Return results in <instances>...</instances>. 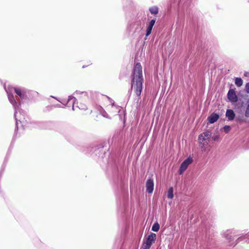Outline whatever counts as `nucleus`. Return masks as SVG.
<instances>
[{
    "instance_id": "f257e3e1",
    "label": "nucleus",
    "mask_w": 249,
    "mask_h": 249,
    "mask_svg": "<svg viewBox=\"0 0 249 249\" xmlns=\"http://www.w3.org/2000/svg\"><path fill=\"white\" fill-rule=\"evenodd\" d=\"M4 89L7 92L8 98L10 103L13 105L15 109L14 117L16 121V127L18 128L19 124H20L22 126L26 125L24 120L18 116V114L21 116L20 111L18 112L19 107L20 105V101L25 99L27 97V89L21 87H13L8 86L6 88L4 86Z\"/></svg>"
},
{
    "instance_id": "f03ea898",
    "label": "nucleus",
    "mask_w": 249,
    "mask_h": 249,
    "mask_svg": "<svg viewBox=\"0 0 249 249\" xmlns=\"http://www.w3.org/2000/svg\"><path fill=\"white\" fill-rule=\"evenodd\" d=\"M143 77L142 67L140 63H137L134 66L131 81V89H134L138 96L141 95L142 89Z\"/></svg>"
},
{
    "instance_id": "7ed1b4c3",
    "label": "nucleus",
    "mask_w": 249,
    "mask_h": 249,
    "mask_svg": "<svg viewBox=\"0 0 249 249\" xmlns=\"http://www.w3.org/2000/svg\"><path fill=\"white\" fill-rule=\"evenodd\" d=\"M156 237L157 236L155 233L151 232L147 237L145 241L143 242L142 249H150L152 245L155 242Z\"/></svg>"
},
{
    "instance_id": "20e7f679",
    "label": "nucleus",
    "mask_w": 249,
    "mask_h": 249,
    "mask_svg": "<svg viewBox=\"0 0 249 249\" xmlns=\"http://www.w3.org/2000/svg\"><path fill=\"white\" fill-rule=\"evenodd\" d=\"M236 121L240 123L246 122V117L245 115V109L242 108H238L237 111V115L235 116Z\"/></svg>"
},
{
    "instance_id": "39448f33",
    "label": "nucleus",
    "mask_w": 249,
    "mask_h": 249,
    "mask_svg": "<svg viewBox=\"0 0 249 249\" xmlns=\"http://www.w3.org/2000/svg\"><path fill=\"white\" fill-rule=\"evenodd\" d=\"M193 161V160L190 156L184 160L180 166L179 174L180 175L182 174V173L187 168L188 165L192 163Z\"/></svg>"
},
{
    "instance_id": "423d86ee",
    "label": "nucleus",
    "mask_w": 249,
    "mask_h": 249,
    "mask_svg": "<svg viewBox=\"0 0 249 249\" xmlns=\"http://www.w3.org/2000/svg\"><path fill=\"white\" fill-rule=\"evenodd\" d=\"M229 100L231 103H236L238 101V97L233 89H230L227 94Z\"/></svg>"
},
{
    "instance_id": "0eeeda50",
    "label": "nucleus",
    "mask_w": 249,
    "mask_h": 249,
    "mask_svg": "<svg viewBox=\"0 0 249 249\" xmlns=\"http://www.w3.org/2000/svg\"><path fill=\"white\" fill-rule=\"evenodd\" d=\"M146 191L148 193H152L154 189V181L151 178H148L146 183Z\"/></svg>"
},
{
    "instance_id": "6e6552de",
    "label": "nucleus",
    "mask_w": 249,
    "mask_h": 249,
    "mask_svg": "<svg viewBox=\"0 0 249 249\" xmlns=\"http://www.w3.org/2000/svg\"><path fill=\"white\" fill-rule=\"evenodd\" d=\"M155 19H152L149 22L146 29V36H148L151 33L152 28L155 23Z\"/></svg>"
},
{
    "instance_id": "1a4fd4ad",
    "label": "nucleus",
    "mask_w": 249,
    "mask_h": 249,
    "mask_svg": "<svg viewBox=\"0 0 249 249\" xmlns=\"http://www.w3.org/2000/svg\"><path fill=\"white\" fill-rule=\"evenodd\" d=\"M219 116L216 113H213L208 118V120L210 124H213L217 121Z\"/></svg>"
},
{
    "instance_id": "9d476101",
    "label": "nucleus",
    "mask_w": 249,
    "mask_h": 249,
    "mask_svg": "<svg viewBox=\"0 0 249 249\" xmlns=\"http://www.w3.org/2000/svg\"><path fill=\"white\" fill-rule=\"evenodd\" d=\"M226 116L228 118V120L232 121L235 117V114L232 109H227L226 112Z\"/></svg>"
},
{
    "instance_id": "9b49d317",
    "label": "nucleus",
    "mask_w": 249,
    "mask_h": 249,
    "mask_svg": "<svg viewBox=\"0 0 249 249\" xmlns=\"http://www.w3.org/2000/svg\"><path fill=\"white\" fill-rule=\"evenodd\" d=\"M241 241H245V242L249 241V232L248 233L246 234L245 235L241 236L237 239H236L235 243L234 244V246L236 245Z\"/></svg>"
},
{
    "instance_id": "f8f14e48",
    "label": "nucleus",
    "mask_w": 249,
    "mask_h": 249,
    "mask_svg": "<svg viewBox=\"0 0 249 249\" xmlns=\"http://www.w3.org/2000/svg\"><path fill=\"white\" fill-rule=\"evenodd\" d=\"M110 113L112 115H115L116 113L119 112L121 109L120 107L118 106H115L114 103H112L110 107Z\"/></svg>"
},
{
    "instance_id": "ddd939ff",
    "label": "nucleus",
    "mask_w": 249,
    "mask_h": 249,
    "mask_svg": "<svg viewBox=\"0 0 249 249\" xmlns=\"http://www.w3.org/2000/svg\"><path fill=\"white\" fill-rule=\"evenodd\" d=\"M71 100H72V110H75V104H76V101H77V99H76L75 97H74L71 95L69 96V98H68V101L66 104H68L69 103H70V102Z\"/></svg>"
},
{
    "instance_id": "4468645a",
    "label": "nucleus",
    "mask_w": 249,
    "mask_h": 249,
    "mask_svg": "<svg viewBox=\"0 0 249 249\" xmlns=\"http://www.w3.org/2000/svg\"><path fill=\"white\" fill-rule=\"evenodd\" d=\"M173 197V188L172 187H171L169 188L167 192V197L169 199H172Z\"/></svg>"
},
{
    "instance_id": "2eb2a0df",
    "label": "nucleus",
    "mask_w": 249,
    "mask_h": 249,
    "mask_svg": "<svg viewBox=\"0 0 249 249\" xmlns=\"http://www.w3.org/2000/svg\"><path fill=\"white\" fill-rule=\"evenodd\" d=\"M149 11L152 14L156 15L159 12L158 8L157 6H153L149 8Z\"/></svg>"
},
{
    "instance_id": "dca6fc26",
    "label": "nucleus",
    "mask_w": 249,
    "mask_h": 249,
    "mask_svg": "<svg viewBox=\"0 0 249 249\" xmlns=\"http://www.w3.org/2000/svg\"><path fill=\"white\" fill-rule=\"evenodd\" d=\"M224 236L226 239H229L231 241L233 240L234 239V237L231 234V232L229 231H227L226 232H225L224 234Z\"/></svg>"
},
{
    "instance_id": "f3484780",
    "label": "nucleus",
    "mask_w": 249,
    "mask_h": 249,
    "mask_svg": "<svg viewBox=\"0 0 249 249\" xmlns=\"http://www.w3.org/2000/svg\"><path fill=\"white\" fill-rule=\"evenodd\" d=\"M160 227V226L159 224L157 222H156L152 226V231L154 232H157L159 230Z\"/></svg>"
},
{
    "instance_id": "a211bd4d",
    "label": "nucleus",
    "mask_w": 249,
    "mask_h": 249,
    "mask_svg": "<svg viewBox=\"0 0 249 249\" xmlns=\"http://www.w3.org/2000/svg\"><path fill=\"white\" fill-rule=\"evenodd\" d=\"M235 84L237 87H240L243 84V80L241 78H236L235 79Z\"/></svg>"
},
{
    "instance_id": "6ab92c4d",
    "label": "nucleus",
    "mask_w": 249,
    "mask_h": 249,
    "mask_svg": "<svg viewBox=\"0 0 249 249\" xmlns=\"http://www.w3.org/2000/svg\"><path fill=\"white\" fill-rule=\"evenodd\" d=\"M74 94L75 95H77L78 94H82L83 95L84 97H85V98H87L88 97V96H87V92H84V91H79V90H76L74 93Z\"/></svg>"
},
{
    "instance_id": "aec40b11",
    "label": "nucleus",
    "mask_w": 249,
    "mask_h": 249,
    "mask_svg": "<svg viewBox=\"0 0 249 249\" xmlns=\"http://www.w3.org/2000/svg\"><path fill=\"white\" fill-rule=\"evenodd\" d=\"M245 115L246 117H249V101L248 102L247 107L245 109Z\"/></svg>"
},
{
    "instance_id": "412c9836",
    "label": "nucleus",
    "mask_w": 249,
    "mask_h": 249,
    "mask_svg": "<svg viewBox=\"0 0 249 249\" xmlns=\"http://www.w3.org/2000/svg\"><path fill=\"white\" fill-rule=\"evenodd\" d=\"M136 25H137V27L135 30V32H137V30L141 31L142 27L141 25V22L140 21H138L136 23Z\"/></svg>"
},
{
    "instance_id": "4be33fe9",
    "label": "nucleus",
    "mask_w": 249,
    "mask_h": 249,
    "mask_svg": "<svg viewBox=\"0 0 249 249\" xmlns=\"http://www.w3.org/2000/svg\"><path fill=\"white\" fill-rule=\"evenodd\" d=\"M198 139L199 140L200 143L201 144L203 142H204L207 139V138L204 137L203 135L201 134L199 136Z\"/></svg>"
},
{
    "instance_id": "5701e85b",
    "label": "nucleus",
    "mask_w": 249,
    "mask_h": 249,
    "mask_svg": "<svg viewBox=\"0 0 249 249\" xmlns=\"http://www.w3.org/2000/svg\"><path fill=\"white\" fill-rule=\"evenodd\" d=\"M77 107L80 109L86 110L87 109V106L85 105L80 104Z\"/></svg>"
},
{
    "instance_id": "b1692460",
    "label": "nucleus",
    "mask_w": 249,
    "mask_h": 249,
    "mask_svg": "<svg viewBox=\"0 0 249 249\" xmlns=\"http://www.w3.org/2000/svg\"><path fill=\"white\" fill-rule=\"evenodd\" d=\"M202 134L203 135L204 137L207 139L209 138L211 136V133L209 131L204 132Z\"/></svg>"
},
{
    "instance_id": "393cba45",
    "label": "nucleus",
    "mask_w": 249,
    "mask_h": 249,
    "mask_svg": "<svg viewBox=\"0 0 249 249\" xmlns=\"http://www.w3.org/2000/svg\"><path fill=\"white\" fill-rule=\"evenodd\" d=\"M101 115L106 118L110 119V117L108 115L107 113L105 111H103L101 112Z\"/></svg>"
},
{
    "instance_id": "a878e982",
    "label": "nucleus",
    "mask_w": 249,
    "mask_h": 249,
    "mask_svg": "<svg viewBox=\"0 0 249 249\" xmlns=\"http://www.w3.org/2000/svg\"><path fill=\"white\" fill-rule=\"evenodd\" d=\"M224 128V131H225L226 133H228V132L230 131V129H231V127H230V126H229V125H225V126L224 127V128Z\"/></svg>"
},
{
    "instance_id": "bb28decb",
    "label": "nucleus",
    "mask_w": 249,
    "mask_h": 249,
    "mask_svg": "<svg viewBox=\"0 0 249 249\" xmlns=\"http://www.w3.org/2000/svg\"><path fill=\"white\" fill-rule=\"evenodd\" d=\"M245 89L247 92L249 93V82L246 84Z\"/></svg>"
},
{
    "instance_id": "cd10ccee",
    "label": "nucleus",
    "mask_w": 249,
    "mask_h": 249,
    "mask_svg": "<svg viewBox=\"0 0 249 249\" xmlns=\"http://www.w3.org/2000/svg\"><path fill=\"white\" fill-rule=\"evenodd\" d=\"M191 0H187L186 2V5H187L189 3H190Z\"/></svg>"
},
{
    "instance_id": "c85d7f7f",
    "label": "nucleus",
    "mask_w": 249,
    "mask_h": 249,
    "mask_svg": "<svg viewBox=\"0 0 249 249\" xmlns=\"http://www.w3.org/2000/svg\"><path fill=\"white\" fill-rule=\"evenodd\" d=\"M51 97H52V98H54V99H56V100H57V101H58L59 102H60V101L58 99H57L56 97H54V96H52Z\"/></svg>"
},
{
    "instance_id": "c756f323",
    "label": "nucleus",
    "mask_w": 249,
    "mask_h": 249,
    "mask_svg": "<svg viewBox=\"0 0 249 249\" xmlns=\"http://www.w3.org/2000/svg\"><path fill=\"white\" fill-rule=\"evenodd\" d=\"M56 106L57 107H61V106H60V105H57Z\"/></svg>"
},
{
    "instance_id": "7c9ffc66",
    "label": "nucleus",
    "mask_w": 249,
    "mask_h": 249,
    "mask_svg": "<svg viewBox=\"0 0 249 249\" xmlns=\"http://www.w3.org/2000/svg\"><path fill=\"white\" fill-rule=\"evenodd\" d=\"M233 245V244H230V246H232V245Z\"/></svg>"
},
{
    "instance_id": "2f4dec72",
    "label": "nucleus",
    "mask_w": 249,
    "mask_h": 249,
    "mask_svg": "<svg viewBox=\"0 0 249 249\" xmlns=\"http://www.w3.org/2000/svg\"><path fill=\"white\" fill-rule=\"evenodd\" d=\"M248 2H249V0H248Z\"/></svg>"
}]
</instances>
